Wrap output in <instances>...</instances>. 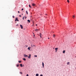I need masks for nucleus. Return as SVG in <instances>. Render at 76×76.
<instances>
[{
  "label": "nucleus",
  "instance_id": "nucleus-1",
  "mask_svg": "<svg viewBox=\"0 0 76 76\" xmlns=\"http://www.w3.org/2000/svg\"><path fill=\"white\" fill-rule=\"evenodd\" d=\"M20 27L21 29H23V26H22V25H20Z\"/></svg>",
  "mask_w": 76,
  "mask_h": 76
},
{
  "label": "nucleus",
  "instance_id": "nucleus-2",
  "mask_svg": "<svg viewBox=\"0 0 76 76\" xmlns=\"http://www.w3.org/2000/svg\"><path fill=\"white\" fill-rule=\"evenodd\" d=\"M55 50H56V52H57V50H58V48H55Z\"/></svg>",
  "mask_w": 76,
  "mask_h": 76
},
{
  "label": "nucleus",
  "instance_id": "nucleus-3",
  "mask_svg": "<svg viewBox=\"0 0 76 76\" xmlns=\"http://www.w3.org/2000/svg\"><path fill=\"white\" fill-rule=\"evenodd\" d=\"M24 57H28V56L27 55H26L25 54H24Z\"/></svg>",
  "mask_w": 76,
  "mask_h": 76
},
{
  "label": "nucleus",
  "instance_id": "nucleus-4",
  "mask_svg": "<svg viewBox=\"0 0 76 76\" xmlns=\"http://www.w3.org/2000/svg\"><path fill=\"white\" fill-rule=\"evenodd\" d=\"M31 54H29V56L28 57V58H31Z\"/></svg>",
  "mask_w": 76,
  "mask_h": 76
},
{
  "label": "nucleus",
  "instance_id": "nucleus-5",
  "mask_svg": "<svg viewBox=\"0 0 76 76\" xmlns=\"http://www.w3.org/2000/svg\"><path fill=\"white\" fill-rule=\"evenodd\" d=\"M42 66L43 67V68H44V62H43L42 63Z\"/></svg>",
  "mask_w": 76,
  "mask_h": 76
},
{
  "label": "nucleus",
  "instance_id": "nucleus-6",
  "mask_svg": "<svg viewBox=\"0 0 76 76\" xmlns=\"http://www.w3.org/2000/svg\"><path fill=\"white\" fill-rule=\"evenodd\" d=\"M75 15H73L72 16V18H73V19H75Z\"/></svg>",
  "mask_w": 76,
  "mask_h": 76
},
{
  "label": "nucleus",
  "instance_id": "nucleus-7",
  "mask_svg": "<svg viewBox=\"0 0 76 76\" xmlns=\"http://www.w3.org/2000/svg\"><path fill=\"white\" fill-rule=\"evenodd\" d=\"M32 6H35V4H32Z\"/></svg>",
  "mask_w": 76,
  "mask_h": 76
},
{
  "label": "nucleus",
  "instance_id": "nucleus-8",
  "mask_svg": "<svg viewBox=\"0 0 76 76\" xmlns=\"http://www.w3.org/2000/svg\"><path fill=\"white\" fill-rule=\"evenodd\" d=\"M26 13L27 15H28V11H26Z\"/></svg>",
  "mask_w": 76,
  "mask_h": 76
},
{
  "label": "nucleus",
  "instance_id": "nucleus-9",
  "mask_svg": "<svg viewBox=\"0 0 76 76\" xmlns=\"http://www.w3.org/2000/svg\"><path fill=\"white\" fill-rule=\"evenodd\" d=\"M28 22H29V23H30V22H31V21H30V20H27Z\"/></svg>",
  "mask_w": 76,
  "mask_h": 76
},
{
  "label": "nucleus",
  "instance_id": "nucleus-10",
  "mask_svg": "<svg viewBox=\"0 0 76 76\" xmlns=\"http://www.w3.org/2000/svg\"><path fill=\"white\" fill-rule=\"evenodd\" d=\"M16 66L17 67H19V65L18 64H17Z\"/></svg>",
  "mask_w": 76,
  "mask_h": 76
},
{
  "label": "nucleus",
  "instance_id": "nucleus-11",
  "mask_svg": "<svg viewBox=\"0 0 76 76\" xmlns=\"http://www.w3.org/2000/svg\"><path fill=\"white\" fill-rule=\"evenodd\" d=\"M17 19H18V18H16V19L15 20V22H16V20H17Z\"/></svg>",
  "mask_w": 76,
  "mask_h": 76
},
{
  "label": "nucleus",
  "instance_id": "nucleus-12",
  "mask_svg": "<svg viewBox=\"0 0 76 76\" xmlns=\"http://www.w3.org/2000/svg\"><path fill=\"white\" fill-rule=\"evenodd\" d=\"M36 76H39V74H37L36 75Z\"/></svg>",
  "mask_w": 76,
  "mask_h": 76
},
{
  "label": "nucleus",
  "instance_id": "nucleus-13",
  "mask_svg": "<svg viewBox=\"0 0 76 76\" xmlns=\"http://www.w3.org/2000/svg\"><path fill=\"white\" fill-rule=\"evenodd\" d=\"M41 35H42V34H41V33H40V38H41Z\"/></svg>",
  "mask_w": 76,
  "mask_h": 76
},
{
  "label": "nucleus",
  "instance_id": "nucleus-14",
  "mask_svg": "<svg viewBox=\"0 0 76 76\" xmlns=\"http://www.w3.org/2000/svg\"><path fill=\"white\" fill-rule=\"evenodd\" d=\"M20 66L21 67H22V64H20Z\"/></svg>",
  "mask_w": 76,
  "mask_h": 76
},
{
  "label": "nucleus",
  "instance_id": "nucleus-15",
  "mask_svg": "<svg viewBox=\"0 0 76 76\" xmlns=\"http://www.w3.org/2000/svg\"><path fill=\"white\" fill-rule=\"evenodd\" d=\"M63 53H65V50H63Z\"/></svg>",
  "mask_w": 76,
  "mask_h": 76
},
{
  "label": "nucleus",
  "instance_id": "nucleus-16",
  "mask_svg": "<svg viewBox=\"0 0 76 76\" xmlns=\"http://www.w3.org/2000/svg\"><path fill=\"white\" fill-rule=\"evenodd\" d=\"M23 60H24V61H26V59L25 58H23Z\"/></svg>",
  "mask_w": 76,
  "mask_h": 76
},
{
  "label": "nucleus",
  "instance_id": "nucleus-17",
  "mask_svg": "<svg viewBox=\"0 0 76 76\" xmlns=\"http://www.w3.org/2000/svg\"><path fill=\"white\" fill-rule=\"evenodd\" d=\"M69 64H70V62H68L67 63V64L69 65Z\"/></svg>",
  "mask_w": 76,
  "mask_h": 76
},
{
  "label": "nucleus",
  "instance_id": "nucleus-18",
  "mask_svg": "<svg viewBox=\"0 0 76 76\" xmlns=\"http://www.w3.org/2000/svg\"><path fill=\"white\" fill-rule=\"evenodd\" d=\"M28 50H30V47H28Z\"/></svg>",
  "mask_w": 76,
  "mask_h": 76
},
{
  "label": "nucleus",
  "instance_id": "nucleus-19",
  "mask_svg": "<svg viewBox=\"0 0 76 76\" xmlns=\"http://www.w3.org/2000/svg\"><path fill=\"white\" fill-rule=\"evenodd\" d=\"M20 74H21V75H22V72H20Z\"/></svg>",
  "mask_w": 76,
  "mask_h": 76
},
{
  "label": "nucleus",
  "instance_id": "nucleus-20",
  "mask_svg": "<svg viewBox=\"0 0 76 76\" xmlns=\"http://www.w3.org/2000/svg\"><path fill=\"white\" fill-rule=\"evenodd\" d=\"M67 1L68 3H69V0H67Z\"/></svg>",
  "mask_w": 76,
  "mask_h": 76
},
{
  "label": "nucleus",
  "instance_id": "nucleus-21",
  "mask_svg": "<svg viewBox=\"0 0 76 76\" xmlns=\"http://www.w3.org/2000/svg\"><path fill=\"white\" fill-rule=\"evenodd\" d=\"M35 31H36V32H37V31H38V29H36L35 30Z\"/></svg>",
  "mask_w": 76,
  "mask_h": 76
},
{
  "label": "nucleus",
  "instance_id": "nucleus-22",
  "mask_svg": "<svg viewBox=\"0 0 76 76\" xmlns=\"http://www.w3.org/2000/svg\"><path fill=\"white\" fill-rule=\"evenodd\" d=\"M29 7H31V5H30V4L29 5Z\"/></svg>",
  "mask_w": 76,
  "mask_h": 76
},
{
  "label": "nucleus",
  "instance_id": "nucleus-23",
  "mask_svg": "<svg viewBox=\"0 0 76 76\" xmlns=\"http://www.w3.org/2000/svg\"><path fill=\"white\" fill-rule=\"evenodd\" d=\"M12 18H15V16H14V15H13Z\"/></svg>",
  "mask_w": 76,
  "mask_h": 76
},
{
  "label": "nucleus",
  "instance_id": "nucleus-24",
  "mask_svg": "<svg viewBox=\"0 0 76 76\" xmlns=\"http://www.w3.org/2000/svg\"><path fill=\"white\" fill-rule=\"evenodd\" d=\"M34 57H37V55H35Z\"/></svg>",
  "mask_w": 76,
  "mask_h": 76
},
{
  "label": "nucleus",
  "instance_id": "nucleus-25",
  "mask_svg": "<svg viewBox=\"0 0 76 76\" xmlns=\"http://www.w3.org/2000/svg\"><path fill=\"white\" fill-rule=\"evenodd\" d=\"M17 26H18V24H17L16 25Z\"/></svg>",
  "mask_w": 76,
  "mask_h": 76
},
{
  "label": "nucleus",
  "instance_id": "nucleus-26",
  "mask_svg": "<svg viewBox=\"0 0 76 76\" xmlns=\"http://www.w3.org/2000/svg\"><path fill=\"white\" fill-rule=\"evenodd\" d=\"M18 62H19V63H20L21 62V61H19Z\"/></svg>",
  "mask_w": 76,
  "mask_h": 76
},
{
  "label": "nucleus",
  "instance_id": "nucleus-27",
  "mask_svg": "<svg viewBox=\"0 0 76 76\" xmlns=\"http://www.w3.org/2000/svg\"><path fill=\"white\" fill-rule=\"evenodd\" d=\"M40 76H42V75L41 74V75H40Z\"/></svg>",
  "mask_w": 76,
  "mask_h": 76
},
{
  "label": "nucleus",
  "instance_id": "nucleus-28",
  "mask_svg": "<svg viewBox=\"0 0 76 76\" xmlns=\"http://www.w3.org/2000/svg\"><path fill=\"white\" fill-rule=\"evenodd\" d=\"M26 76H29V75H28V74H27Z\"/></svg>",
  "mask_w": 76,
  "mask_h": 76
},
{
  "label": "nucleus",
  "instance_id": "nucleus-29",
  "mask_svg": "<svg viewBox=\"0 0 76 76\" xmlns=\"http://www.w3.org/2000/svg\"><path fill=\"white\" fill-rule=\"evenodd\" d=\"M24 17H23V20H24Z\"/></svg>",
  "mask_w": 76,
  "mask_h": 76
},
{
  "label": "nucleus",
  "instance_id": "nucleus-30",
  "mask_svg": "<svg viewBox=\"0 0 76 76\" xmlns=\"http://www.w3.org/2000/svg\"><path fill=\"white\" fill-rule=\"evenodd\" d=\"M22 10H23V8H22Z\"/></svg>",
  "mask_w": 76,
  "mask_h": 76
},
{
  "label": "nucleus",
  "instance_id": "nucleus-31",
  "mask_svg": "<svg viewBox=\"0 0 76 76\" xmlns=\"http://www.w3.org/2000/svg\"><path fill=\"white\" fill-rule=\"evenodd\" d=\"M21 15H19V17H21Z\"/></svg>",
  "mask_w": 76,
  "mask_h": 76
},
{
  "label": "nucleus",
  "instance_id": "nucleus-32",
  "mask_svg": "<svg viewBox=\"0 0 76 76\" xmlns=\"http://www.w3.org/2000/svg\"><path fill=\"white\" fill-rule=\"evenodd\" d=\"M17 21H19V20H18V19H17Z\"/></svg>",
  "mask_w": 76,
  "mask_h": 76
},
{
  "label": "nucleus",
  "instance_id": "nucleus-33",
  "mask_svg": "<svg viewBox=\"0 0 76 76\" xmlns=\"http://www.w3.org/2000/svg\"><path fill=\"white\" fill-rule=\"evenodd\" d=\"M55 36V35H54H54H53V37H54Z\"/></svg>",
  "mask_w": 76,
  "mask_h": 76
},
{
  "label": "nucleus",
  "instance_id": "nucleus-34",
  "mask_svg": "<svg viewBox=\"0 0 76 76\" xmlns=\"http://www.w3.org/2000/svg\"><path fill=\"white\" fill-rule=\"evenodd\" d=\"M31 46L32 47H33V45L32 46V45H31Z\"/></svg>",
  "mask_w": 76,
  "mask_h": 76
},
{
  "label": "nucleus",
  "instance_id": "nucleus-35",
  "mask_svg": "<svg viewBox=\"0 0 76 76\" xmlns=\"http://www.w3.org/2000/svg\"><path fill=\"white\" fill-rule=\"evenodd\" d=\"M18 13H20V12L19 11H18Z\"/></svg>",
  "mask_w": 76,
  "mask_h": 76
},
{
  "label": "nucleus",
  "instance_id": "nucleus-36",
  "mask_svg": "<svg viewBox=\"0 0 76 76\" xmlns=\"http://www.w3.org/2000/svg\"><path fill=\"white\" fill-rule=\"evenodd\" d=\"M36 26H37L38 25L37 24H36Z\"/></svg>",
  "mask_w": 76,
  "mask_h": 76
},
{
  "label": "nucleus",
  "instance_id": "nucleus-37",
  "mask_svg": "<svg viewBox=\"0 0 76 76\" xmlns=\"http://www.w3.org/2000/svg\"><path fill=\"white\" fill-rule=\"evenodd\" d=\"M33 46H34V47H35V45H33Z\"/></svg>",
  "mask_w": 76,
  "mask_h": 76
},
{
  "label": "nucleus",
  "instance_id": "nucleus-38",
  "mask_svg": "<svg viewBox=\"0 0 76 76\" xmlns=\"http://www.w3.org/2000/svg\"><path fill=\"white\" fill-rule=\"evenodd\" d=\"M48 39H50V38H48Z\"/></svg>",
  "mask_w": 76,
  "mask_h": 76
},
{
  "label": "nucleus",
  "instance_id": "nucleus-39",
  "mask_svg": "<svg viewBox=\"0 0 76 76\" xmlns=\"http://www.w3.org/2000/svg\"><path fill=\"white\" fill-rule=\"evenodd\" d=\"M22 15H23V14H22Z\"/></svg>",
  "mask_w": 76,
  "mask_h": 76
},
{
  "label": "nucleus",
  "instance_id": "nucleus-40",
  "mask_svg": "<svg viewBox=\"0 0 76 76\" xmlns=\"http://www.w3.org/2000/svg\"><path fill=\"white\" fill-rule=\"evenodd\" d=\"M26 18H25V19H26Z\"/></svg>",
  "mask_w": 76,
  "mask_h": 76
},
{
  "label": "nucleus",
  "instance_id": "nucleus-41",
  "mask_svg": "<svg viewBox=\"0 0 76 76\" xmlns=\"http://www.w3.org/2000/svg\"><path fill=\"white\" fill-rule=\"evenodd\" d=\"M46 15H47V14H46Z\"/></svg>",
  "mask_w": 76,
  "mask_h": 76
},
{
  "label": "nucleus",
  "instance_id": "nucleus-42",
  "mask_svg": "<svg viewBox=\"0 0 76 76\" xmlns=\"http://www.w3.org/2000/svg\"><path fill=\"white\" fill-rule=\"evenodd\" d=\"M31 0V1H32V0Z\"/></svg>",
  "mask_w": 76,
  "mask_h": 76
}]
</instances>
